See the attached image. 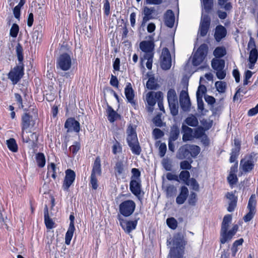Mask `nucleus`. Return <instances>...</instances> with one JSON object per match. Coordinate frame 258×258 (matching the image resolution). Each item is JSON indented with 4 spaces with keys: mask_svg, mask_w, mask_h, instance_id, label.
<instances>
[{
    "mask_svg": "<svg viewBox=\"0 0 258 258\" xmlns=\"http://www.w3.org/2000/svg\"><path fill=\"white\" fill-rule=\"evenodd\" d=\"M185 232L180 231L174 234L172 238L167 239V245H171L172 243L174 246L171 248H174L175 251L184 252L186 241L184 239Z\"/></svg>",
    "mask_w": 258,
    "mask_h": 258,
    "instance_id": "obj_1",
    "label": "nucleus"
},
{
    "mask_svg": "<svg viewBox=\"0 0 258 258\" xmlns=\"http://www.w3.org/2000/svg\"><path fill=\"white\" fill-rule=\"evenodd\" d=\"M208 46L205 44H201L193 55L192 64L194 66L201 64L207 55Z\"/></svg>",
    "mask_w": 258,
    "mask_h": 258,
    "instance_id": "obj_2",
    "label": "nucleus"
},
{
    "mask_svg": "<svg viewBox=\"0 0 258 258\" xmlns=\"http://www.w3.org/2000/svg\"><path fill=\"white\" fill-rule=\"evenodd\" d=\"M24 75V64H18L8 74L13 85L17 84Z\"/></svg>",
    "mask_w": 258,
    "mask_h": 258,
    "instance_id": "obj_3",
    "label": "nucleus"
},
{
    "mask_svg": "<svg viewBox=\"0 0 258 258\" xmlns=\"http://www.w3.org/2000/svg\"><path fill=\"white\" fill-rule=\"evenodd\" d=\"M72 66V59L70 55L67 53L61 54L56 59V68L57 70L67 71Z\"/></svg>",
    "mask_w": 258,
    "mask_h": 258,
    "instance_id": "obj_4",
    "label": "nucleus"
},
{
    "mask_svg": "<svg viewBox=\"0 0 258 258\" xmlns=\"http://www.w3.org/2000/svg\"><path fill=\"white\" fill-rule=\"evenodd\" d=\"M238 227H232L228 229V227H221L220 231V242L221 244H224L231 240L238 230Z\"/></svg>",
    "mask_w": 258,
    "mask_h": 258,
    "instance_id": "obj_5",
    "label": "nucleus"
},
{
    "mask_svg": "<svg viewBox=\"0 0 258 258\" xmlns=\"http://www.w3.org/2000/svg\"><path fill=\"white\" fill-rule=\"evenodd\" d=\"M136 208V204L131 200H126L122 202L119 206L120 213L125 216H131L134 212Z\"/></svg>",
    "mask_w": 258,
    "mask_h": 258,
    "instance_id": "obj_6",
    "label": "nucleus"
},
{
    "mask_svg": "<svg viewBox=\"0 0 258 258\" xmlns=\"http://www.w3.org/2000/svg\"><path fill=\"white\" fill-rule=\"evenodd\" d=\"M130 189L132 193L139 200H142L144 192L142 190L141 179L131 180L130 182Z\"/></svg>",
    "mask_w": 258,
    "mask_h": 258,
    "instance_id": "obj_7",
    "label": "nucleus"
},
{
    "mask_svg": "<svg viewBox=\"0 0 258 258\" xmlns=\"http://www.w3.org/2000/svg\"><path fill=\"white\" fill-rule=\"evenodd\" d=\"M161 68L164 70H169L171 66V54L167 47H164L161 56Z\"/></svg>",
    "mask_w": 258,
    "mask_h": 258,
    "instance_id": "obj_8",
    "label": "nucleus"
},
{
    "mask_svg": "<svg viewBox=\"0 0 258 258\" xmlns=\"http://www.w3.org/2000/svg\"><path fill=\"white\" fill-rule=\"evenodd\" d=\"M66 175L62 185L63 190L68 191L71 185L74 182L76 178V173L71 169H68L65 171Z\"/></svg>",
    "mask_w": 258,
    "mask_h": 258,
    "instance_id": "obj_9",
    "label": "nucleus"
},
{
    "mask_svg": "<svg viewBox=\"0 0 258 258\" xmlns=\"http://www.w3.org/2000/svg\"><path fill=\"white\" fill-rule=\"evenodd\" d=\"M35 124V120L33 119L32 115L29 113L25 112L21 117V129L23 131V134L25 130L33 127Z\"/></svg>",
    "mask_w": 258,
    "mask_h": 258,
    "instance_id": "obj_10",
    "label": "nucleus"
},
{
    "mask_svg": "<svg viewBox=\"0 0 258 258\" xmlns=\"http://www.w3.org/2000/svg\"><path fill=\"white\" fill-rule=\"evenodd\" d=\"M186 90L187 88L186 87ZM179 103L181 109L184 111H188L190 108V101L187 90H182L179 95Z\"/></svg>",
    "mask_w": 258,
    "mask_h": 258,
    "instance_id": "obj_11",
    "label": "nucleus"
},
{
    "mask_svg": "<svg viewBox=\"0 0 258 258\" xmlns=\"http://www.w3.org/2000/svg\"><path fill=\"white\" fill-rule=\"evenodd\" d=\"M254 162L252 155L249 156L247 159H242L240 163V170L242 172L247 173L250 172L254 168ZM242 173H241V174Z\"/></svg>",
    "mask_w": 258,
    "mask_h": 258,
    "instance_id": "obj_12",
    "label": "nucleus"
},
{
    "mask_svg": "<svg viewBox=\"0 0 258 258\" xmlns=\"http://www.w3.org/2000/svg\"><path fill=\"white\" fill-rule=\"evenodd\" d=\"M64 127L67 128V132L73 131L79 133L80 131V124L79 121L75 120L74 118L70 117L67 119L64 123Z\"/></svg>",
    "mask_w": 258,
    "mask_h": 258,
    "instance_id": "obj_13",
    "label": "nucleus"
},
{
    "mask_svg": "<svg viewBox=\"0 0 258 258\" xmlns=\"http://www.w3.org/2000/svg\"><path fill=\"white\" fill-rule=\"evenodd\" d=\"M127 134L126 141L127 144L138 143L139 141L135 129L132 125H130L127 129Z\"/></svg>",
    "mask_w": 258,
    "mask_h": 258,
    "instance_id": "obj_14",
    "label": "nucleus"
},
{
    "mask_svg": "<svg viewBox=\"0 0 258 258\" xmlns=\"http://www.w3.org/2000/svg\"><path fill=\"white\" fill-rule=\"evenodd\" d=\"M226 197L229 200L227 210L229 212H232L237 206L238 198L232 192H227Z\"/></svg>",
    "mask_w": 258,
    "mask_h": 258,
    "instance_id": "obj_15",
    "label": "nucleus"
},
{
    "mask_svg": "<svg viewBox=\"0 0 258 258\" xmlns=\"http://www.w3.org/2000/svg\"><path fill=\"white\" fill-rule=\"evenodd\" d=\"M189 191L187 187L184 185L180 188V192L176 199V202L178 205L183 204L187 199Z\"/></svg>",
    "mask_w": 258,
    "mask_h": 258,
    "instance_id": "obj_16",
    "label": "nucleus"
},
{
    "mask_svg": "<svg viewBox=\"0 0 258 258\" xmlns=\"http://www.w3.org/2000/svg\"><path fill=\"white\" fill-rule=\"evenodd\" d=\"M124 94L128 102L133 106H135L136 103L134 99L135 97L134 91L130 83L126 85L124 89Z\"/></svg>",
    "mask_w": 258,
    "mask_h": 258,
    "instance_id": "obj_17",
    "label": "nucleus"
},
{
    "mask_svg": "<svg viewBox=\"0 0 258 258\" xmlns=\"http://www.w3.org/2000/svg\"><path fill=\"white\" fill-rule=\"evenodd\" d=\"M164 18L165 25L169 28H172L175 22V16L173 11L168 10L164 14Z\"/></svg>",
    "mask_w": 258,
    "mask_h": 258,
    "instance_id": "obj_18",
    "label": "nucleus"
},
{
    "mask_svg": "<svg viewBox=\"0 0 258 258\" xmlns=\"http://www.w3.org/2000/svg\"><path fill=\"white\" fill-rule=\"evenodd\" d=\"M227 35V30L221 25H218L215 28L214 38L216 41L220 42Z\"/></svg>",
    "mask_w": 258,
    "mask_h": 258,
    "instance_id": "obj_19",
    "label": "nucleus"
},
{
    "mask_svg": "<svg viewBox=\"0 0 258 258\" xmlns=\"http://www.w3.org/2000/svg\"><path fill=\"white\" fill-rule=\"evenodd\" d=\"M189 157V145L186 144L181 146L176 154V158L180 160L185 158L188 159Z\"/></svg>",
    "mask_w": 258,
    "mask_h": 258,
    "instance_id": "obj_20",
    "label": "nucleus"
},
{
    "mask_svg": "<svg viewBox=\"0 0 258 258\" xmlns=\"http://www.w3.org/2000/svg\"><path fill=\"white\" fill-rule=\"evenodd\" d=\"M154 47V42L152 40L143 41L140 43V48L144 52L153 51Z\"/></svg>",
    "mask_w": 258,
    "mask_h": 258,
    "instance_id": "obj_21",
    "label": "nucleus"
},
{
    "mask_svg": "<svg viewBox=\"0 0 258 258\" xmlns=\"http://www.w3.org/2000/svg\"><path fill=\"white\" fill-rule=\"evenodd\" d=\"M182 132L183 133L182 136V140L183 142H186L191 140L193 136H192V129L188 126L182 124L181 126Z\"/></svg>",
    "mask_w": 258,
    "mask_h": 258,
    "instance_id": "obj_22",
    "label": "nucleus"
},
{
    "mask_svg": "<svg viewBox=\"0 0 258 258\" xmlns=\"http://www.w3.org/2000/svg\"><path fill=\"white\" fill-rule=\"evenodd\" d=\"M180 136L179 127L177 124L171 126L168 140L176 141Z\"/></svg>",
    "mask_w": 258,
    "mask_h": 258,
    "instance_id": "obj_23",
    "label": "nucleus"
},
{
    "mask_svg": "<svg viewBox=\"0 0 258 258\" xmlns=\"http://www.w3.org/2000/svg\"><path fill=\"white\" fill-rule=\"evenodd\" d=\"M101 174V160L99 157L96 158L94 161L93 168L91 171V175H100Z\"/></svg>",
    "mask_w": 258,
    "mask_h": 258,
    "instance_id": "obj_24",
    "label": "nucleus"
},
{
    "mask_svg": "<svg viewBox=\"0 0 258 258\" xmlns=\"http://www.w3.org/2000/svg\"><path fill=\"white\" fill-rule=\"evenodd\" d=\"M114 173L117 177L120 176L124 172V165L123 161L121 160H117L114 166Z\"/></svg>",
    "mask_w": 258,
    "mask_h": 258,
    "instance_id": "obj_25",
    "label": "nucleus"
},
{
    "mask_svg": "<svg viewBox=\"0 0 258 258\" xmlns=\"http://www.w3.org/2000/svg\"><path fill=\"white\" fill-rule=\"evenodd\" d=\"M211 66L216 71L223 70L225 67V61L222 59L213 58L211 61Z\"/></svg>",
    "mask_w": 258,
    "mask_h": 258,
    "instance_id": "obj_26",
    "label": "nucleus"
},
{
    "mask_svg": "<svg viewBox=\"0 0 258 258\" xmlns=\"http://www.w3.org/2000/svg\"><path fill=\"white\" fill-rule=\"evenodd\" d=\"M16 52L18 60V64H24L23 63V48L20 43H18L16 47Z\"/></svg>",
    "mask_w": 258,
    "mask_h": 258,
    "instance_id": "obj_27",
    "label": "nucleus"
},
{
    "mask_svg": "<svg viewBox=\"0 0 258 258\" xmlns=\"http://www.w3.org/2000/svg\"><path fill=\"white\" fill-rule=\"evenodd\" d=\"M107 118L110 122H113L119 115L110 106H108L107 109Z\"/></svg>",
    "mask_w": 258,
    "mask_h": 258,
    "instance_id": "obj_28",
    "label": "nucleus"
},
{
    "mask_svg": "<svg viewBox=\"0 0 258 258\" xmlns=\"http://www.w3.org/2000/svg\"><path fill=\"white\" fill-rule=\"evenodd\" d=\"M168 103L177 102L178 99L176 93L174 89H170L167 92Z\"/></svg>",
    "mask_w": 258,
    "mask_h": 258,
    "instance_id": "obj_29",
    "label": "nucleus"
},
{
    "mask_svg": "<svg viewBox=\"0 0 258 258\" xmlns=\"http://www.w3.org/2000/svg\"><path fill=\"white\" fill-rule=\"evenodd\" d=\"M36 161L37 165L40 168L44 167L46 163V159L44 154L42 153H38L36 154Z\"/></svg>",
    "mask_w": 258,
    "mask_h": 258,
    "instance_id": "obj_30",
    "label": "nucleus"
},
{
    "mask_svg": "<svg viewBox=\"0 0 258 258\" xmlns=\"http://www.w3.org/2000/svg\"><path fill=\"white\" fill-rule=\"evenodd\" d=\"M182 180L187 185H189V180H190V173L187 170L181 171L179 175L178 179Z\"/></svg>",
    "mask_w": 258,
    "mask_h": 258,
    "instance_id": "obj_31",
    "label": "nucleus"
},
{
    "mask_svg": "<svg viewBox=\"0 0 258 258\" xmlns=\"http://www.w3.org/2000/svg\"><path fill=\"white\" fill-rule=\"evenodd\" d=\"M244 240L243 238H241L238 240H235L232 244L231 247V253L232 255L233 256H235L236 255V253L238 250V246H240L242 245L243 243Z\"/></svg>",
    "mask_w": 258,
    "mask_h": 258,
    "instance_id": "obj_32",
    "label": "nucleus"
},
{
    "mask_svg": "<svg viewBox=\"0 0 258 258\" xmlns=\"http://www.w3.org/2000/svg\"><path fill=\"white\" fill-rule=\"evenodd\" d=\"M75 231V227H69V229L65 236V243L67 245H70L71 241L74 235V233Z\"/></svg>",
    "mask_w": 258,
    "mask_h": 258,
    "instance_id": "obj_33",
    "label": "nucleus"
},
{
    "mask_svg": "<svg viewBox=\"0 0 258 258\" xmlns=\"http://www.w3.org/2000/svg\"><path fill=\"white\" fill-rule=\"evenodd\" d=\"M213 54L216 58H221L226 54V50L223 46H218L214 50Z\"/></svg>",
    "mask_w": 258,
    "mask_h": 258,
    "instance_id": "obj_34",
    "label": "nucleus"
},
{
    "mask_svg": "<svg viewBox=\"0 0 258 258\" xmlns=\"http://www.w3.org/2000/svg\"><path fill=\"white\" fill-rule=\"evenodd\" d=\"M7 145L8 149L13 152L18 151V145L14 138H10L7 140Z\"/></svg>",
    "mask_w": 258,
    "mask_h": 258,
    "instance_id": "obj_35",
    "label": "nucleus"
},
{
    "mask_svg": "<svg viewBox=\"0 0 258 258\" xmlns=\"http://www.w3.org/2000/svg\"><path fill=\"white\" fill-rule=\"evenodd\" d=\"M146 87L149 90H156L159 87V85L156 82L154 77H151L146 83Z\"/></svg>",
    "mask_w": 258,
    "mask_h": 258,
    "instance_id": "obj_36",
    "label": "nucleus"
},
{
    "mask_svg": "<svg viewBox=\"0 0 258 258\" xmlns=\"http://www.w3.org/2000/svg\"><path fill=\"white\" fill-rule=\"evenodd\" d=\"M44 223H45V226H53V225L54 223H53L52 219H51L49 216L48 209L47 205H45V207H44Z\"/></svg>",
    "mask_w": 258,
    "mask_h": 258,
    "instance_id": "obj_37",
    "label": "nucleus"
},
{
    "mask_svg": "<svg viewBox=\"0 0 258 258\" xmlns=\"http://www.w3.org/2000/svg\"><path fill=\"white\" fill-rule=\"evenodd\" d=\"M240 149L233 148L231 149V152L230 153V157L229 159V162L230 163H234V162L237 161V159L239 155Z\"/></svg>",
    "mask_w": 258,
    "mask_h": 258,
    "instance_id": "obj_38",
    "label": "nucleus"
},
{
    "mask_svg": "<svg viewBox=\"0 0 258 258\" xmlns=\"http://www.w3.org/2000/svg\"><path fill=\"white\" fill-rule=\"evenodd\" d=\"M229 0H218V4L221 9L225 11H230L232 8L231 3L228 2Z\"/></svg>",
    "mask_w": 258,
    "mask_h": 258,
    "instance_id": "obj_39",
    "label": "nucleus"
},
{
    "mask_svg": "<svg viewBox=\"0 0 258 258\" xmlns=\"http://www.w3.org/2000/svg\"><path fill=\"white\" fill-rule=\"evenodd\" d=\"M200 151L201 149L198 146L189 145V155H190L192 157H196L200 153Z\"/></svg>",
    "mask_w": 258,
    "mask_h": 258,
    "instance_id": "obj_40",
    "label": "nucleus"
},
{
    "mask_svg": "<svg viewBox=\"0 0 258 258\" xmlns=\"http://www.w3.org/2000/svg\"><path fill=\"white\" fill-rule=\"evenodd\" d=\"M155 10L153 7L148 8L145 7L143 10L144 18H149V20L153 19L154 18L152 16V14L155 12Z\"/></svg>",
    "mask_w": 258,
    "mask_h": 258,
    "instance_id": "obj_41",
    "label": "nucleus"
},
{
    "mask_svg": "<svg viewBox=\"0 0 258 258\" xmlns=\"http://www.w3.org/2000/svg\"><path fill=\"white\" fill-rule=\"evenodd\" d=\"M255 195H252L249 199L247 208L249 211L255 212L256 200Z\"/></svg>",
    "mask_w": 258,
    "mask_h": 258,
    "instance_id": "obj_42",
    "label": "nucleus"
},
{
    "mask_svg": "<svg viewBox=\"0 0 258 258\" xmlns=\"http://www.w3.org/2000/svg\"><path fill=\"white\" fill-rule=\"evenodd\" d=\"M128 145L134 154L139 155L141 154L142 152V149L140 145L139 142H138V143L129 144Z\"/></svg>",
    "mask_w": 258,
    "mask_h": 258,
    "instance_id": "obj_43",
    "label": "nucleus"
},
{
    "mask_svg": "<svg viewBox=\"0 0 258 258\" xmlns=\"http://www.w3.org/2000/svg\"><path fill=\"white\" fill-rule=\"evenodd\" d=\"M185 122L187 124L192 127L197 126L199 123L197 118L194 115L187 117L185 120Z\"/></svg>",
    "mask_w": 258,
    "mask_h": 258,
    "instance_id": "obj_44",
    "label": "nucleus"
},
{
    "mask_svg": "<svg viewBox=\"0 0 258 258\" xmlns=\"http://www.w3.org/2000/svg\"><path fill=\"white\" fill-rule=\"evenodd\" d=\"M170 113L173 116H176L178 113V104L177 102L168 103Z\"/></svg>",
    "mask_w": 258,
    "mask_h": 258,
    "instance_id": "obj_45",
    "label": "nucleus"
},
{
    "mask_svg": "<svg viewBox=\"0 0 258 258\" xmlns=\"http://www.w3.org/2000/svg\"><path fill=\"white\" fill-rule=\"evenodd\" d=\"M206 13H209L212 9L213 0H201Z\"/></svg>",
    "mask_w": 258,
    "mask_h": 258,
    "instance_id": "obj_46",
    "label": "nucleus"
},
{
    "mask_svg": "<svg viewBox=\"0 0 258 258\" xmlns=\"http://www.w3.org/2000/svg\"><path fill=\"white\" fill-rule=\"evenodd\" d=\"M146 100L148 105L153 107L156 104V100L154 96V92H149L147 94Z\"/></svg>",
    "mask_w": 258,
    "mask_h": 258,
    "instance_id": "obj_47",
    "label": "nucleus"
},
{
    "mask_svg": "<svg viewBox=\"0 0 258 258\" xmlns=\"http://www.w3.org/2000/svg\"><path fill=\"white\" fill-rule=\"evenodd\" d=\"M215 87L219 93H224L226 88V83L225 82L217 81L215 83Z\"/></svg>",
    "mask_w": 258,
    "mask_h": 258,
    "instance_id": "obj_48",
    "label": "nucleus"
},
{
    "mask_svg": "<svg viewBox=\"0 0 258 258\" xmlns=\"http://www.w3.org/2000/svg\"><path fill=\"white\" fill-rule=\"evenodd\" d=\"M210 23L211 19L209 15L207 14L202 15L200 26L210 27Z\"/></svg>",
    "mask_w": 258,
    "mask_h": 258,
    "instance_id": "obj_49",
    "label": "nucleus"
},
{
    "mask_svg": "<svg viewBox=\"0 0 258 258\" xmlns=\"http://www.w3.org/2000/svg\"><path fill=\"white\" fill-rule=\"evenodd\" d=\"M205 135V130L203 127L200 126L195 130L194 137L200 139Z\"/></svg>",
    "mask_w": 258,
    "mask_h": 258,
    "instance_id": "obj_50",
    "label": "nucleus"
},
{
    "mask_svg": "<svg viewBox=\"0 0 258 258\" xmlns=\"http://www.w3.org/2000/svg\"><path fill=\"white\" fill-rule=\"evenodd\" d=\"M198 201L197 195L196 192L191 191L188 199V203L189 205L195 206Z\"/></svg>",
    "mask_w": 258,
    "mask_h": 258,
    "instance_id": "obj_51",
    "label": "nucleus"
},
{
    "mask_svg": "<svg viewBox=\"0 0 258 258\" xmlns=\"http://www.w3.org/2000/svg\"><path fill=\"white\" fill-rule=\"evenodd\" d=\"M258 57V51L256 48H252L249 52L248 60H252V62H256Z\"/></svg>",
    "mask_w": 258,
    "mask_h": 258,
    "instance_id": "obj_52",
    "label": "nucleus"
},
{
    "mask_svg": "<svg viewBox=\"0 0 258 258\" xmlns=\"http://www.w3.org/2000/svg\"><path fill=\"white\" fill-rule=\"evenodd\" d=\"M139 219V214L136 213L131 220L126 221V226H137Z\"/></svg>",
    "mask_w": 258,
    "mask_h": 258,
    "instance_id": "obj_53",
    "label": "nucleus"
},
{
    "mask_svg": "<svg viewBox=\"0 0 258 258\" xmlns=\"http://www.w3.org/2000/svg\"><path fill=\"white\" fill-rule=\"evenodd\" d=\"M19 31V27L17 24H13L10 29V35L11 37L16 38Z\"/></svg>",
    "mask_w": 258,
    "mask_h": 258,
    "instance_id": "obj_54",
    "label": "nucleus"
},
{
    "mask_svg": "<svg viewBox=\"0 0 258 258\" xmlns=\"http://www.w3.org/2000/svg\"><path fill=\"white\" fill-rule=\"evenodd\" d=\"M122 152V147L120 144L115 139V143L112 146V153L115 155Z\"/></svg>",
    "mask_w": 258,
    "mask_h": 258,
    "instance_id": "obj_55",
    "label": "nucleus"
},
{
    "mask_svg": "<svg viewBox=\"0 0 258 258\" xmlns=\"http://www.w3.org/2000/svg\"><path fill=\"white\" fill-rule=\"evenodd\" d=\"M162 164L163 167L166 171H171L172 170V165L169 159H163L162 162Z\"/></svg>",
    "mask_w": 258,
    "mask_h": 258,
    "instance_id": "obj_56",
    "label": "nucleus"
},
{
    "mask_svg": "<svg viewBox=\"0 0 258 258\" xmlns=\"http://www.w3.org/2000/svg\"><path fill=\"white\" fill-rule=\"evenodd\" d=\"M183 252L175 251L174 248H171L170 250V258H182Z\"/></svg>",
    "mask_w": 258,
    "mask_h": 258,
    "instance_id": "obj_57",
    "label": "nucleus"
},
{
    "mask_svg": "<svg viewBox=\"0 0 258 258\" xmlns=\"http://www.w3.org/2000/svg\"><path fill=\"white\" fill-rule=\"evenodd\" d=\"M176 191V188L173 185H170L166 187V192L168 197H173Z\"/></svg>",
    "mask_w": 258,
    "mask_h": 258,
    "instance_id": "obj_58",
    "label": "nucleus"
},
{
    "mask_svg": "<svg viewBox=\"0 0 258 258\" xmlns=\"http://www.w3.org/2000/svg\"><path fill=\"white\" fill-rule=\"evenodd\" d=\"M227 180L230 185H233L238 181V178L236 174H229L227 177Z\"/></svg>",
    "mask_w": 258,
    "mask_h": 258,
    "instance_id": "obj_59",
    "label": "nucleus"
},
{
    "mask_svg": "<svg viewBox=\"0 0 258 258\" xmlns=\"http://www.w3.org/2000/svg\"><path fill=\"white\" fill-rule=\"evenodd\" d=\"M196 95L198 103V108L199 110L202 112L204 110V104L202 100V94L201 95V96H199V95L198 93H197Z\"/></svg>",
    "mask_w": 258,
    "mask_h": 258,
    "instance_id": "obj_60",
    "label": "nucleus"
},
{
    "mask_svg": "<svg viewBox=\"0 0 258 258\" xmlns=\"http://www.w3.org/2000/svg\"><path fill=\"white\" fill-rule=\"evenodd\" d=\"M167 151V146L165 143L160 144L159 147V155L160 157H163L165 156Z\"/></svg>",
    "mask_w": 258,
    "mask_h": 258,
    "instance_id": "obj_61",
    "label": "nucleus"
},
{
    "mask_svg": "<svg viewBox=\"0 0 258 258\" xmlns=\"http://www.w3.org/2000/svg\"><path fill=\"white\" fill-rule=\"evenodd\" d=\"M132 175L131 176V180H136V179H141V172L140 170L136 168H134L132 169Z\"/></svg>",
    "mask_w": 258,
    "mask_h": 258,
    "instance_id": "obj_62",
    "label": "nucleus"
},
{
    "mask_svg": "<svg viewBox=\"0 0 258 258\" xmlns=\"http://www.w3.org/2000/svg\"><path fill=\"white\" fill-rule=\"evenodd\" d=\"M189 185L192 187L193 190L198 191L200 189L199 184L196 180V179L194 178H191L189 180Z\"/></svg>",
    "mask_w": 258,
    "mask_h": 258,
    "instance_id": "obj_63",
    "label": "nucleus"
},
{
    "mask_svg": "<svg viewBox=\"0 0 258 258\" xmlns=\"http://www.w3.org/2000/svg\"><path fill=\"white\" fill-rule=\"evenodd\" d=\"M90 184L91 185L92 188L96 190L98 188V180L96 175H91L90 176Z\"/></svg>",
    "mask_w": 258,
    "mask_h": 258,
    "instance_id": "obj_64",
    "label": "nucleus"
}]
</instances>
